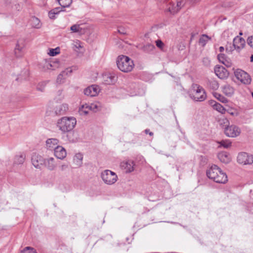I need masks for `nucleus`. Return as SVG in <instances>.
I'll return each mask as SVG.
<instances>
[{
    "mask_svg": "<svg viewBox=\"0 0 253 253\" xmlns=\"http://www.w3.org/2000/svg\"><path fill=\"white\" fill-rule=\"evenodd\" d=\"M207 175L216 183H225L228 181L226 174L215 165H212L207 169Z\"/></svg>",
    "mask_w": 253,
    "mask_h": 253,
    "instance_id": "1",
    "label": "nucleus"
},
{
    "mask_svg": "<svg viewBox=\"0 0 253 253\" xmlns=\"http://www.w3.org/2000/svg\"><path fill=\"white\" fill-rule=\"evenodd\" d=\"M76 124L77 120L75 117H63L57 120L56 126L63 133H66L72 130Z\"/></svg>",
    "mask_w": 253,
    "mask_h": 253,
    "instance_id": "2",
    "label": "nucleus"
},
{
    "mask_svg": "<svg viewBox=\"0 0 253 253\" xmlns=\"http://www.w3.org/2000/svg\"><path fill=\"white\" fill-rule=\"evenodd\" d=\"M116 63L119 69L125 73L130 72L134 66L132 60L128 56L123 55L118 57Z\"/></svg>",
    "mask_w": 253,
    "mask_h": 253,
    "instance_id": "3",
    "label": "nucleus"
},
{
    "mask_svg": "<svg viewBox=\"0 0 253 253\" xmlns=\"http://www.w3.org/2000/svg\"><path fill=\"white\" fill-rule=\"evenodd\" d=\"M190 96L194 101L201 102L206 99L207 95L202 86L193 84L192 85Z\"/></svg>",
    "mask_w": 253,
    "mask_h": 253,
    "instance_id": "4",
    "label": "nucleus"
},
{
    "mask_svg": "<svg viewBox=\"0 0 253 253\" xmlns=\"http://www.w3.org/2000/svg\"><path fill=\"white\" fill-rule=\"evenodd\" d=\"M101 178L103 182L108 185L114 184L118 179L116 173L110 170H105L101 173Z\"/></svg>",
    "mask_w": 253,
    "mask_h": 253,
    "instance_id": "5",
    "label": "nucleus"
},
{
    "mask_svg": "<svg viewBox=\"0 0 253 253\" xmlns=\"http://www.w3.org/2000/svg\"><path fill=\"white\" fill-rule=\"evenodd\" d=\"M235 76L242 83L248 84L251 82L249 75L244 71L238 69L234 72Z\"/></svg>",
    "mask_w": 253,
    "mask_h": 253,
    "instance_id": "6",
    "label": "nucleus"
},
{
    "mask_svg": "<svg viewBox=\"0 0 253 253\" xmlns=\"http://www.w3.org/2000/svg\"><path fill=\"white\" fill-rule=\"evenodd\" d=\"M237 161L243 165H250L253 163V156L245 152L240 153L237 157Z\"/></svg>",
    "mask_w": 253,
    "mask_h": 253,
    "instance_id": "7",
    "label": "nucleus"
},
{
    "mask_svg": "<svg viewBox=\"0 0 253 253\" xmlns=\"http://www.w3.org/2000/svg\"><path fill=\"white\" fill-rule=\"evenodd\" d=\"M59 66V63L58 62L47 59L44 60L41 63L42 68L44 71L54 70L58 68Z\"/></svg>",
    "mask_w": 253,
    "mask_h": 253,
    "instance_id": "8",
    "label": "nucleus"
},
{
    "mask_svg": "<svg viewBox=\"0 0 253 253\" xmlns=\"http://www.w3.org/2000/svg\"><path fill=\"white\" fill-rule=\"evenodd\" d=\"M224 132L228 137H236L241 133V129L236 126L231 125L225 127Z\"/></svg>",
    "mask_w": 253,
    "mask_h": 253,
    "instance_id": "9",
    "label": "nucleus"
},
{
    "mask_svg": "<svg viewBox=\"0 0 253 253\" xmlns=\"http://www.w3.org/2000/svg\"><path fill=\"white\" fill-rule=\"evenodd\" d=\"M127 89L129 94L131 96L142 95L145 93L144 89L143 88L139 87L138 85L135 83L131 84Z\"/></svg>",
    "mask_w": 253,
    "mask_h": 253,
    "instance_id": "10",
    "label": "nucleus"
},
{
    "mask_svg": "<svg viewBox=\"0 0 253 253\" xmlns=\"http://www.w3.org/2000/svg\"><path fill=\"white\" fill-rule=\"evenodd\" d=\"M233 43L235 50L239 53L244 48L246 42L243 38L237 36L233 39Z\"/></svg>",
    "mask_w": 253,
    "mask_h": 253,
    "instance_id": "11",
    "label": "nucleus"
},
{
    "mask_svg": "<svg viewBox=\"0 0 253 253\" xmlns=\"http://www.w3.org/2000/svg\"><path fill=\"white\" fill-rule=\"evenodd\" d=\"M31 162L35 168L41 169L44 163V158L39 154L34 153L32 155Z\"/></svg>",
    "mask_w": 253,
    "mask_h": 253,
    "instance_id": "12",
    "label": "nucleus"
},
{
    "mask_svg": "<svg viewBox=\"0 0 253 253\" xmlns=\"http://www.w3.org/2000/svg\"><path fill=\"white\" fill-rule=\"evenodd\" d=\"M214 73L221 79H226L229 76L228 71L224 67L220 65L215 66Z\"/></svg>",
    "mask_w": 253,
    "mask_h": 253,
    "instance_id": "13",
    "label": "nucleus"
},
{
    "mask_svg": "<svg viewBox=\"0 0 253 253\" xmlns=\"http://www.w3.org/2000/svg\"><path fill=\"white\" fill-rule=\"evenodd\" d=\"M100 91L99 87L96 85H92L84 89V94L85 95L93 97L97 95Z\"/></svg>",
    "mask_w": 253,
    "mask_h": 253,
    "instance_id": "14",
    "label": "nucleus"
},
{
    "mask_svg": "<svg viewBox=\"0 0 253 253\" xmlns=\"http://www.w3.org/2000/svg\"><path fill=\"white\" fill-rule=\"evenodd\" d=\"M43 165L47 169L51 171L54 170L57 167L55 160L53 157H48L44 159Z\"/></svg>",
    "mask_w": 253,
    "mask_h": 253,
    "instance_id": "15",
    "label": "nucleus"
},
{
    "mask_svg": "<svg viewBox=\"0 0 253 253\" xmlns=\"http://www.w3.org/2000/svg\"><path fill=\"white\" fill-rule=\"evenodd\" d=\"M54 152L55 157L61 160L64 159L67 155L66 150L59 145L54 149Z\"/></svg>",
    "mask_w": 253,
    "mask_h": 253,
    "instance_id": "16",
    "label": "nucleus"
},
{
    "mask_svg": "<svg viewBox=\"0 0 253 253\" xmlns=\"http://www.w3.org/2000/svg\"><path fill=\"white\" fill-rule=\"evenodd\" d=\"M120 166L126 172H131L134 170V164L132 161H124L121 163Z\"/></svg>",
    "mask_w": 253,
    "mask_h": 253,
    "instance_id": "17",
    "label": "nucleus"
},
{
    "mask_svg": "<svg viewBox=\"0 0 253 253\" xmlns=\"http://www.w3.org/2000/svg\"><path fill=\"white\" fill-rule=\"evenodd\" d=\"M103 82L105 84H114L117 81V77L114 74H106L103 76Z\"/></svg>",
    "mask_w": 253,
    "mask_h": 253,
    "instance_id": "18",
    "label": "nucleus"
},
{
    "mask_svg": "<svg viewBox=\"0 0 253 253\" xmlns=\"http://www.w3.org/2000/svg\"><path fill=\"white\" fill-rule=\"evenodd\" d=\"M25 46V42L23 39L19 40L16 43L15 48V54L17 57L22 55V51Z\"/></svg>",
    "mask_w": 253,
    "mask_h": 253,
    "instance_id": "19",
    "label": "nucleus"
},
{
    "mask_svg": "<svg viewBox=\"0 0 253 253\" xmlns=\"http://www.w3.org/2000/svg\"><path fill=\"white\" fill-rule=\"evenodd\" d=\"M59 141L56 138H49L46 141V147L49 150H54L59 145Z\"/></svg>",
    "mask_w": 253,
    "mask_h": 253,
    "instance_id": "20",
    "label": "nucleus"
},
{
    "mask_svg": "<svg viewBox=\"0 0 253 253\" xmlns=\"http://www.w3.org/2000/svg\"><path fill=\"white\" fill-rule=\"evenodd\" d=\"M217 157L219 161L224 164H228L231 160L230 155L227 152L223 151L219 153Z\"/></svg>",
    "mask_w": 253,
    "mask_h": 253,
    "instance_id": "21",
    "label": "nucleus"
},
{
    "mask_svg": "<svg viewBox=\"0 0 253 253\" xmlns=\"http://www.w3.org/2000/svg\"><path fill=\"white\" fill-rule=\"evenodd\" d=\"M68 110V105L66 103L59 105L54 108V112L58 115L64 114Z\"/></svg>",
    "mask_w": 253,
    "mask_h": 253,
    "instance_id": "22",
    "label": "nucleus"
},
{
    "mask_svg": "<svg viewBox=\"0 0 253 253\" xmlns=\"http://www.w3.org/2000/svg\"><path fill=\"white\" fill-rule=\"evenodd\" d=\"M217 57L219 61L227 67H230L232 66L231 60L225 54L222 53L219 54L218 55Z\"/></svg>",
    "mask_w": 253,
    "mask_h": 253,
    "instance_id": "23",
    "label": "nucleus"
},
{
    "mask_svg": "<svg viewBox=\"0 0 253 253\" xmlns=\"http://www.w3.org/2000/svg\"><path fill=\"white\" fill-rule=\"evenodd\" d=\"M223 93L228 97L232 96L235 92L234 88L230 84H226L222 87Z\"/></svg>",
    "mask_w": 253,
    "mask_h": 253,
    "instance_id": "24",
    "label": "nucleus"
},
{
    "mask_svg": "<svg viewBox=\"0 0 253 253\" xmlns=\"http://www.w3.org/2000/svg\"><path fill=\"white\" fill-rule=\"evenodd\" d=\"M25 159V155L23 154L16 155L14 158V165H21L23 164Z\"/></svg>",
    "mask_w": 253,
    "mask_h": 253,
    "instance_id": "25",
    "label": "nucleus"
},
{
    "mask_svg": "<svg viewBox=\"0 0 253 253\" xmlns=\"http://www.w3.org/2000/svg\"><path fill=\"white\" fill-rule=\"evenodd\" d=\"M83 155L81 153L76 154L73 159L74 164L77 167H81L83 164Z\"/></svg>",
    "mask_w": 253,
    "mask_h": 253,
    "instance_id": "26",
    "label": "nucleus"
},
{
    "mask_svg": "<svg viewBox=\"0 0 253 253\" xmlns=\"http://www.w3.org/2000/svg\"><path fill=\"white\" fill-rule=\"evenodd\" d=\"M212 102L214 103L212 105L214 109L222 114L225 113L226 110L222 105L214 101H213Z\"/></svg>",
    "mask_w": 253,
    "mask_h": 253,
    "instance_id": "27",
    "label": "nucleus"
},
{
    "mask_svg": "<svg viewBox=\"0 0 253 253\" xmlns=\"http://www.w3.org/2000/svg\"><path fill=\"white\" fill-rule=\"evenodd\" d=\"M90 110L89 104H85L82 105L79 108V112L81 115H86L88 113V112Z\"/></svg>",
    "mask_w": 253,
    "mask_h": 253,
    "instance_id": "28",
    "label": "nucleus"
},
{
    "mask_svg": "<svg viewBox=\"0 0 253 253\" xmlns=\"http://www.w3.org/2000/svg\"><path fill=\"white\" fill-rule=\"evenodd\" d=\"M31 26L35 28L39 29L41 27L40 20L36 17H33L30 20Z\"/></svg>",
    "mask_w": 253,
    "mask_h": 253,
    "instance_id": "29",
    "label": "nucleus"
},
{
    "mask_svg": "<svg viewBox=\"0 0 253 253\" xmlns=\"http://www.w3.org/2000/svg\"><path fill=\"white\" fill-rule=\"evenodd\" d=\"M78 68L77 66H72L71 67L67 68L65 70L63 71L62 73L65 75V76H68L71 75V74L78 70Z\"/></svg>",
    "mask_w": 253,
    "mask_h": 253,
    "instance_id": "30",
    "label": "nucleus"
},
{
    "mask_svg": "<svg viewBox=\"0 0 253 253\" xmlns=\"http://www.w3.org/2000/svg\"><path fill=\"white\" fill-rule=\"evenodd\" d=\"M70 30L74 33L82 34L84 32V29L80 25L78 24L72 25L70 28Z\"/></svg>",
    "mask_w": 253,
    "mask_h": 253,
    "instance_id": "31",
    "label": "nucleus"
},
{
    "mask_svg": "<svg viewBox=\"0 0 253 253\" xmlns=\"http://www.w3.org/2000/svg\"><path fill=\"white\" fill-rule=\"evenodd\" d=\"M90 111L96 112L99 110L101 108V104L98 102H95L89 104Z\"/></svg>",
    "mask_w": 253,
    "mask_h": 253,
    "instance_id": "32",
    "label": "nucleus"
},
{
    "mask_svg": "<svg viewBox=\"0 0 253 253\" xmlns=\"http://www.w3.org/2000/svg\"><path fill=\"white\" fill-rule=\"evenodd\" d=\"M211 40V38H210L208 36L206 35H203L199 39V44L201 45L202 46H204L207 42Z\"/></svg>",
    "mask_w": 253,
    "mask_h": 253,
    "instance_id": "33",
    "label": "nucleus"
},
{
    "mask_svg": "<svg viewBox=\"0 0 253 253\" xmlns=\"http://www.w3.org/2000/svg\"><path fill=\"white\" fill-rule=\"evenodd\" d=\"M57 1L62 8H65L70 6L72 0H57Z\"/></svg>",
    "mask_w": 253,
    "mask_h": 253,
    "instance_id": "34",
    "label": "nucleus"
},
{
    "mask_svg": "<svg viewBox=\"0 0 253 253\" xmlns=\"http://www.w3.org/2000/svg\"><path fill=\"white\" fill-rule=\"evenodd\" d=\"M213 95L218 101L223 103H227L228 101L227 98L219 93L215 92L213 94Z\"/></svg>",
    "mask_w": 253,
    "mask_h": 253,
    "instance_id": "35",
    "label": "nucleus"
},
{
    "mask_svg": "<svg viewBox=\"0 0 253 253\" xmlns=\"http://www.w3.org/2000/svg\"><path fill=\"white\" fill-rule=\"evenodd\" d=\"M218 143L224 148H228L231 146V142L228 139L221 140L218 142Z\"/></svg>",
    "mask_w": 253,
    "mask_h": 253,
    "instance_id": "36",
    "label": "nucleus"
},
{
    "mask_svg": "<svg viewBox=\"0 0 253 253\" xmlns=\"http://www.w3.org/2000/svg\"><path fill=\"white\" fill-rule=\"evenodd\" d=\"M169 10L172 14H175L179 11L178 8L176 7V4L174 3H169Z\"/></svg>",
    "mask_w": 253,
    "mask_h": 253,
    "instance_id": "37",
    "label": "nucleus"
},
{
    "mask_svg": "<svg viewBox=\"0 0 253 253\" xmlns=\"http://www.w3.org/2000/svg\"><path fill=\"white\" fill-rule=\"evenodd\" d=\"M48 81H43L39 83L37 86V90L41 91H43Z\"/></svg>",
    "mask_w": 253,
    "mask_h": 253,
    "instance_id": "38",
    "label": "nucleus"
},
{
    "mask_svg": "<svg viewBox=\"0 0 253 253\" xmlns=\"http://www.w3.org/2000/svg\"><path fill=\"white\" fill-rule=\"evenodd\" d=\"M209 86L211 88L214 90H217L219 87V84L215 81H211L210 82Z\"/></svg>",
    "mask_w": 253,
    "mask_h": 253,
    "instance_id": "39",
    "label": "nucleus"
},
{
    "mask_svg": "<svg viewBox=\"0 0 253 253\" xmlns=\"http://www.w3.org/2000/svg\"><path fill=\"white\" fill-rule=\"evenodd\" d=\"M21 253H37V252L33 248L27 247L21 251Z\"/></svg>",
    "mask_w": 253,
    "mask_h": 253,
    "instance_id": "40",
    "label": "nucleus"
},
{
    "mask_svg": "<svg viewBox=\"0 0 253 253\" xmlns=\"http://www.w3.org/2000/svg\"><path fill=\"white\" fill-rule=\"evenodd\" d=\"M59 169L62 172L65 171L69 169V165L68 163H63L60 165Z\"/></svg>",
    "mask_w": 253,
    "mask_h": 253,
    "instance_id": "41",
    "label": "nucleus"
},
{
    "mask_svg": "<svg viewBox=\"0 0 253 253\" xmlns=\"http://www.w3.org/2000/svg\"><path fill=\"white\" fill-rule=\"evenodd\" d=\"M59 53V48H50L48 52V54L50 56H54L57 55Z\"/></svg>",
    "mask_w": 253,
    "mask_h": 253,
    "instance_id": "42",
    "label": "nucleus"
},
{
    "mask_svg": "<svg viewBox=\"0 0 253 253\" xmlns=\"http://www.w3.org/2000/svg\"><path fill=\"white\" fill-rule=\"evenodd\" d=\"M66 77V76H65V75L61 72L57 78V83L59 84L63 83Z\"/></svg>",
    "mask_w": 253,
    "mask_h": 253,
    "instance_id": "43",
    "label": "nucleus"
},
{
    "mask_svg": "<svg viewBox=\"0 0 253 253\" xmlns=\"http://www.w3.org/2000/svg\"><path fill=\"white\" fill-rule=\"evenodd\" d=\"M235 50L234 47L233 45H231V43L227 45L226 47V52L229 54L232 53V52Z\"/></svg>",
    "mask_w": 253,
    "mask_h": 253,
    "instance_id": "44",
    "label": "nucleus"
},
{
    "mask_svg": "<svg viewBox=\"0 0 253 253\" xmlns=\"http://www.w3.org/2000/svg\"><path fill=\"white\" fill-rule=\"evenodd\" d=\"M73 45L74 47L77 49H80V48H82L83 47L82 43L80 41L78 40H76L74 42Z\"/></svg>",
    "mask_w": 253,
    "mask_h": 253,
    "instance_id": "45",
    "label": "nucleus"
},
{
    "mask_svg": "<svg viewBox=\"0 0 253 253\" xmlns=\"http://www.w3.org/2000/svg\"><path fill=\"white\" fill-rule=\"evenodd\" d=\"M155 47L153 45L151 44H148L144 46V50L146 52H149L150 51L153 50L154 49Z\"/></svg>",
    "mask_w": 253,
    "mask_h": 253,
    "instance_id": "46",
    "label": "nucleus"
},
{
    "mask_svg": "<svg viewBox=\"0 0 253 253\" xmlns=\"http://www.w3.org/2000/svg\"><path fill=\"white\" fill-rule=\"evenodd\" d=\"M248 44L252 48H253V36H251L248 37L247 39Z\"/></svg>",
    "mask_w": 253,
    "mask_h": 253,
    "instance_id": "47",
    "label": "nucleus"
},
{
    "mask_svg": "<svg viewBox=\"0 0 253 253\" xmlns=\"http://www.w3.org/2000/svg\"><path fill=\"white\" fill-rule=\"evenodd\" d=\"M63 8L61 7H56V8H55L53 9H52L53 10V12H54L55 14L56 15H57L59 14V13L61 11H64V10L63 9Z\"/></svg>",
    "mask_w": 253,
    "mask_h": 253,
    "instance_id": "48",
    "label": "nucleus"
},
{
    "mask_svg": "<svg viewBox=\"0 0 253 253\" xmlns=\"http://www.w3.org/2000/svg\"><path fill=\"white\" fill-rule=\"evenodd\" d=\"M55 15H56V14H55L54 12H53V10H50L48 12V16H49L50 19H55Z\"/></svg>",
    "mask_w": 253,
    "mask_h": 253,
    "instance_id": "49",
    "label": "nucleus"
},
{
    "mask_svg": "<svg viewBox=\"0 0 253 253\" xmlns=\"http://www.w3.org/2000/svg\"><path fill=\"white\" fill-rule=\"evenodd\" d=\"M175 4H176V8H178V9L179 10L181 8V7L183 6V2L182 1H178Z\"/></svg>",
    "mask_w": 253,
    "mask_h": 253,
    "instance_id": "50",
    "label": "nucleus"
},
{
    "mask_svg": "<svg viewBox=\"0 0 253 253\" xmlns=\"http://www.w3.org/2000/svg\"><path fill=\"white\" fill-rule=\"evenodd\" d=\"M156 45L159 47L162 48L164 45L163 42L160 40H157L156 41Z\"/></svg>",
    "mask_w": 253,
    "mask_h": 253,
    "instance_id": "51",
    "label": "nucleus"
},
{
    "mask_svg": "<svg viewBox=\"0 0 253 253\" xmlns=\"http://www.w3.org/2000/svg\"><path fill=\"white\" fill-rule=\"evenodd\" d=\"M145 132L146 134L148 133L151 136L153 135V133L152 132H150L149 129H145Z\"/></svg>",
    "mask_w": 253,
    "mask_h": 253,
    "instance_id": "52",
    "label": "nucleus"
},
{
    "mask_svg": "<svg viewBox=\"0 0 253 253\" xmlns=\"http://www.w3.org/2000/svg\"><path fill=\"white\" fill-rule=\"evenodd\" d=\"M58 92L59 93V95L61 96L60 99H62L63 98V96L62 95V91L59 90Z\"/></svg>",
    "mask_w": 253,
    "mask_h": 253,
    "instance_id": "53",
    "label": "nucleus"
},
{
    "mask_svg": "<svg viewBox=\"0 0 253 253\" xmlns=\"http://www.w3.org/2000/svg\"><path fill=\"white\" fill-rule=\"evenodd\" d=\"M219 51L222 52L224 51V48L223 46H220L219 48Z\"/></svg>",
    "mask_w": 253,
    "mask_h": 253,
    "instance_id": "54",
    "label": "nucleus"
},
{
    "mask_svg": "<svg viewBox=\"0 0 253 253\" xmlns=\"http://www.w3.org/2000/svg\"><path fill=\"white\" fill-rule=\"evenodd\" d=\"M251 61L252 62H253V55H252L251 56Z\"/></svg>",
    "mask_w": 253,
    "mask_h": 253,
    "instance_id": "55",
    "label": "nucleus"
},
{
    "mask_svg": "<svg viewBox=\"0 0 253 253\" xmlns=\"http://www.w3.org/2000/svg\"><path fill=\"white\" fill-rule=\"evenodd\" d=\"M118 32H119V33H121L123 34H125V32H121L120 30H119V29L118 30Z\"/></svg>",
    "mask_w": 253,
    "mask_h": 253,
    "instance_id": "56",
    "label": "nucleus"
},
{
    "mask_svg": "<svg viewBox=\"0 0 253 253\" xmlns=\"http://www.w3.org/2000/svg\"><path fill=\"white\" fill-rule=\"evenodd\" d=\"M239 34H240V35H242V33L240 32Z\"/></svg>",
    "mask_w": 253,
    "mask_h": 253,
    "instance_id": "57",
    "label": "nucleus"
}]
</instances>
